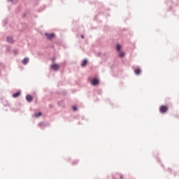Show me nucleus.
<instances>
[{"label":"nucleus","mask_w":179,"mask_h":179,"mask_svg":"<svg viewBox=\"0 0 179 179\" xmlns=\"http://www.w3.org/2000/svg\"><path fill=\"white\" fill-rule=\"evenodd\" d=\"M121 50V45H120V44H117L116 45V50L118 51V52H120V51Z\"/></svg>","instance_id":"obj_11"},{"label":"nucleus","mask_w":179,"mask_h":179,"mask_svg":"<svg viewBox=\"0 0 179 179\" xmlns=\"http://www.w3.org/2000/svg\"><path fill=\"white\" fill-rule=\"evenodd\" d=\"M167 110H169V108H167V106H162L159 108V111L162 113H166V111H167Z\"/></svg>","instance_id":"obj_2"},{"label":"nucleus","mask_w":179,"mask_h":179,"mask_svg":"<svg viewBox=\"0 0 179 179\" xmlns=\"http://www.w3.org/2000/svg\"><path fill=\"white\" fill-rule=\"evenodd\" d=\"M41 112H39V113H35L34 115V117H36V118H38V117H41Z\"/></svg>","instance_id":"obj_12"},{"label":"nucleus","mask_w":179,"mask_h":179,"mask_svg":"<svg viewBox=\"0 0 179 179\" xmlns=\"http://www.w3.org/2000/svg\"><path fill=\"white\" fill-rule=\"evenodd\" d=\"M92 85L93 86H96L97 85H99V80H97V78H94L92 80Z\"/></svg>","instance_id":"obj_4"},{"label":"nucleus","mask_w":179,"mask_h":179,"mask_svg":"<svg viewBox=\"0 0 179 179\" xmlns=\"http://www.w3.org/2000/svg\"><path fill=\"white\" fill-rule=\"evenodd\" d=\"M26 100L27 101H28L29 103H31V101H33V96H30V95H27L26 96Z\"/></svg>","instance_id":"obj_6"},{"label":"nucleus","mask_w":179,"mask_h":179,"mask_svg":"<svg viewBox=\"0 0 179 179\" xmlns=\"http://www.w3.org/2000/svg\"><path fill=\"white\" fill-rule=\"evenodd\" d=\"M87 64V59H84V60H83V62L81 63V66H86Z\"/></svg>","instance_id":"obj_10"},{"label":"nucleus","mask_w":179,"mask_h":179,"mask_svg":"<svg viewBox=\"0 0 179 179\" xmlns=\"http://www.w3.org/2000/svg\"><path fill=\"white\" fill-rule=\"evenodd\" d=\"M82 38H85V36L83 35L81 36Z\"/></svg>","instance_id":"obj_15"},{"label":"nucleus","mask_w":179,"mask_h":179,"mask_svg":"<svg viewBox=\"0 0 179 179\" xmlns=\"http://www.w3.org/2000/svg\"><path fill=\"white\" fill-rule=\"evenodd\" d=\"M124 55H125V52H122V51H120V52H119V57H120V58L124 57Z\"/></svg>","instance_id":"obj_9"},{"label":"nucleus","mask_w":179,"mask_h":179,"mask_svg":"<svg viewBox=\"0 0 179 179\" xmlns=\"http://www.w3.org/2000/svg\"><path fill=\"white\" fill-rule=\"evenodd\" d=\"M7 42H8L10 44H13V43H15V41H13V38L10 37V36H8Z\"/></svg>","instance_id":"obj_5"},{"label":"nucleus","mask_w":179,"mask_h":179,"mask_svg":"<svg viewBox=\"0 0 179 179\" xmlns=\"http://www.w3.org/2000/svg\"><path fill=\"white\" fill-rule=\"evenodd\" d=\"M45 37H47L48 38V40H51L52 38H53V37L55 36V34L45 33Z\"/></svg>","instance_id":"obj_3"},{"label":"nucleus","mask_w":179,"mask_h":179,"mask_svg":"<svg viewBox=\"0 0 179 179\" xmlns=\"http://www.w3.org/2000/svg\"><path fill=\"white\" fill-rule=\"evenodd\" d=\"M20 96V92H17L13 94V99H16V98L19 97Z\"/></svg>","instance_id":"obj_8"},{"label":"nucleus","mask_w":179,"mask_h":179,"mask_svg":"<svg viewBox=\"0 0 179 179\" xmlns=\"http://www.w3.org/2000/svg\"><path fill=\"white\" fill-rule=\"evenodd\" d=\"M134 72H135L136 75H139V73H141V69H137L134 70Z\"/></svg>","instance_id":"obj_13"},{"label":"nucleus","mask_w":179,"mask_h":179,"mask_svg":"<svg viewBox=\"0 0 179 179\" xmlns=\"http://www.w3.org/2000/svg\"><path fill=\"white\" fill-rule=\"evenodd\" d=\"M120 178H122V175H120Z\"/></svg>","instance_id":"obj_16"},{"label":"nucleus","mask_w":179,"mask_h":179,"mask_svg":"<svg viewBox=\"0 0 179 179\" xmlns=\"http://www.w3.org/2000/svg\"><path fill=\"white\" fill-rule=\"evenodd\" d=\"M8 1H12V0H8Z\"/></svg>","instance_id":"obj_17"},{"label":"nucleus","mask_w":179,"mask_h":179,"mask_svg":"<svg viewBox=\"0 0 179 179\" xmlns=\"http://www.w3.org/2000/svg\"><path fill=\"white\" fill-rule=\"evenodd\" d=\"M27 62H29V57H25L23 60H22V64L23 65H27Z\"/></svg>","instance_id":"obj_7"},{"label":"nucleus","mask_w":179,"mask_h":179,"mask_svg":"<svg viewBox=\"0 0 179 179\" xmlns=\"http://www.w3.org/2000/svg\"><path fill=\"white\" fill-rule=\"evenodd\" d=\"M60 66L59 64H53L50 65V69H52V71H59Z\"/></svg>","instance_id":"obj_1"},{"label":"nucleus","mask_w":179,"mask_h":179,"mask_svg":"<svg viewBox=\"0 0 179 179\" xmlns=\"http://www.w3.org/2000/svg\"><path fill=\"white\" fill-rule=\"evenodd\" d=\"M73 111H76L78 110V108H76V106H73Z\"/></svg>","instance_id":"obj_14"}]
</instances>
